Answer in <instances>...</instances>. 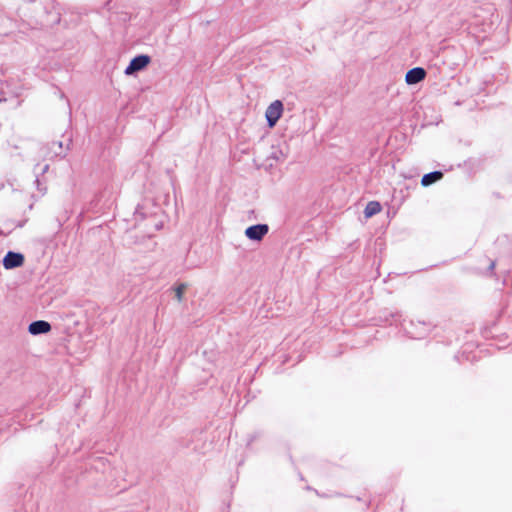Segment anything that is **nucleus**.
I'll use <instances>...</instances> for the list:
<instances>
[{
  "label": "nucleus",
  "mask_w": 512,
  "mask_h": 512,
  "mask_svg": "<svg viewBox=\"0 0 512 512\" xmlns=\"http://www.w3.org/2000/svg\"><path fill=\"white\" fill-rule=\"evenodd\" d=\"M283 103L280 100L273 101L266 109L265 117L268 122V126L273 128L283 114Z\"/></svg>",
  "instance_id": "nucleus-1"
},
{
  "label": "nucleus",
  "mask_w": 512,
  "mask_h": 512,
  "mask_svg": "<svg viewBox=\"0 0 512 512\" xmlns=\"http://www.w3.org/2000/svg\"><path fill=\"white\" fill-rule=\"evenodd\" d=\"M149 63L150 57L148 55H139L131 60L130 64L125 69V74L131 75L139 70H142Z\"/></svg>",
  "instance_id": "nucleus-2"
},
{
  "label": "nucleus",
  "mask_w": 512,
  "mask_h": 512,
  "mask_svg": "<svg viewBox=\"0 0 512 512\" xmlns=\"http://www.w3.org/2000/svg\"><path fill=\"white\" fill-rule=\"evenodd\" d=\"M24 256L21 253L8 252L3 258V266L5 269H13L22 266Z\"/></svg>",
  "instance_id": "nucleus-3"
},
{
  "label": "nucleus",
  "mask_w": 512,
  "mask_h": 512,
  "mask_svg": "<svg viewBox=\"0 0 512 512\" xmlns=\"http://www.w3.org/2000/svg\"><path fill=\"white\" fill-rule=\"evenodd\" d=\"M268 233V226L266 224H258L248 227L245 230V235L251 240H261Z\"/></svg>",
  "instance_id": "nucleus-4"
},
{
  "label": "nucleus",
  "mask_w": 512,
  "mask_h": 512,
  "mask_svg": "<svg viewBox=\"0 0 512 512\" xmlns=\"http://www.w3.org/2000/svg\"><path fill=\"white\" fill-rule=\"evenodd\" d=\"M426 77L425 69L421 67H415L410 69L405 76V81L407 84H416L424 80Z\"/></svg>",
  "instance_id": "nucleus-5"
},
{
  "label": "nucleus",
  "mask_w": 512,
  "mask_h": 512,
  "mask_svg": "<svg viewBox=\"0 0 512 512\" xmlns=\"http://www.w3.org/2000/svg\"><path fill=\"white\" fill-rule=\"evenodd\" d=\"M28 330L33 335L48 333L51 330V325L43 320L34 321L29 325Z\"/></svg>",
  "instance_id": "nucleus-6"
},
{
  "label": "nucleus",
  "mask_w": 512,
  "mask_h": 512,
  "mask_svg": "<svg viewBox=\"0 0 512 512\" xmlns=\"http://www.w3.org/2000/svg\"><path fill=\"white\" fill-rule=\"evenodd\" d=\"M443 178V173L441 171H434L428 174H425L421 179V184L424 187H427L438 180Z\"/></svg>",
  "instance_id": "nucleus-7"
},
{
  "label": "nucleus",
  "mask_w": 512,
  "mask_h": 512,
  "mask_svg": "<svg viewBox=\"0 0 512 512\" xmlns=\"http://www.w3.org/2000/svg\"><path fill=\"white\" fill-rule=\"evenodd\" d=\"M381 205L377 201H370L365 207L364 214L366 218H370L381 212Z\"/></svg>",
  "instance_id": "nucleus-8"
},
{
  "label": "nucleus",
  "mask_w": 512,
  "mask_h": 512,
  "mask_svg": "<svg viewBox=\"0 0 512 512\" xmlns=\"http://www.w3.org/2000/svg\"><path fill=\"white\" fill-rule=\"evenodd\" d=\"M185 290H186V285L185 284H180L175 289V293H176V297H177L178 301L182 300V297H183V294H184Z\"/></svg>",
  "instance_id": "nucleus-9"
}]
</instances>
